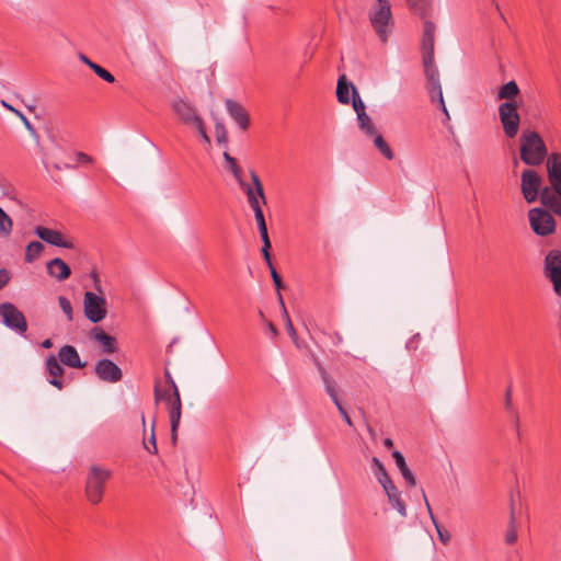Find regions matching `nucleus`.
Masks as SVG:
<instances>
[{
  "instance_id": "nucleus-58",
  "label": "nucleus",
  "mask_w": 561,
  "mask_h": 561,
  "mask_svg": "<svg viewBox=\"0 0 561 561\" xmlns=\"http://www.w3.org/2000/svg\"><path fill=\"white\" fill-rule=\"evenodd\" d=\"M491 1H492V3L494 4L495 10L497 11V13H499V15H500L501 20H502L504 23H507V20H506V18L504 16L503 12L501 11V8H500L499 3H497L495 0H491Z\"/></svg>"
},
{
  "instance_id": "nucleus-27",
  "label": "nucleus",
  "mask_w": 561,
  "mask_h": 561,
  "mask_svg": "<svg viewBox=\"0 0 561 561\" xmlns=\"http://www.w3.org/2000/svg\"><path fill=\"white\" fill-rule=\"evenodd\" d=\"M517 540V529H516V513H515V505L512 502L511 504V512H510V523L508 527L505 534V542L507 545H513Z\"/></svg>"
},
{
  "instance_id": "nucleus-62",
  "label": "nucleus",
  "mask_w": 561,
  "mask_h": 561,
  "mask_svg": "<svg viewBox=\"0 0 561 561\" xmlns=\"http://www.w3.org/2000/svg\"><path fill=\"white\" fill-rule=\"evenodd\" d=\"M22 122L27 129H30V130L32 129V125H31L30 121L26 118V116H22Z\"/></svg>"
},
{
  "instance_id": "nucleus-30",
  "label": "nucleus",
  "mask_w": 561,
  "mask_h": 561,
  "mask_svg": "<svg viewBox=\"0 0 561 561\" xmlns=\"http://www.w3.org/2000/svg\"><path fill=\"white\" fill-rule=\"evenodd\" d=\"M357 122L359 129L367 136L373 137L376 134V128L371 122V118L366 112L357 115Z\"/></svg>"
},
{
  "instance_id": "nucleus-9",
  "label": "nucleus",
  "mask_w": 561,
  "mask_h": 561,
  "mask_svg": "<svg viewBox=\"0 0 561 561\" xmlns=\"http://www.w3.org/2000/svg\"><path fill=\"white\" fill-rule=\"evenodd\" d=\"M58 357L59 360L57 359L56 356L50 355L46 359V373L48 377H50L48 379L49 383L58 389H61L62 382L60 377L64 373V369L60 363L70 367V345H64L59 351Z\"/></svg>"
},
{
  "instance_id": "nucleus-10",
  "label": "nucleus",
  "mask_w": 561,
  "mask_h": 561,
  "mask_svg": "<svg viewBox=\"0 0 561 561\" xmlns=\"http://www.w3.org/2000/svg\"><path fill=\"white\" fill-rule=\"evenodd\" d=\"M542 186V176L534 169H525L520 175V191L524 199L528 203H535L540 199Z\"/></svg>"
},
{
  "instance_id": "nucleus-14",
  "label": "nucleus",
  "mask_w": 561,
  "mask_h": 561,
  "mask_svg": "<svg viewBox=\"0 0 561 561\" xmlns=\"http://www.w3.org/2000/svg\"><path fill=\"white\" fill-rule=\"evenodd\" d=\"M0 318L7 328L18 334H24L27 330L24 314L11 302L0 305Z\"/></svg>"
},
{
  "instance_id": "nucleus-2",
  "label": "nucleus",
  "mask_w": 561,
  "mask_h": 561,
  "mask_svg": "<svg viewBox=\"0 0 561 561\" xmlns=\"http://www.w3.org/2000/svg\"><path fill=\"white\" fill-rule=\"evenodd\" d=\"M548 181L551 187H543L540 194L542 208L561 217V153L552 152L546 161Z\"/></svg>"
},
{
  "instance_id": "nucleus-39",
  "label": "nucleus",
  "mask_w": 561,
  "mask_h": 561,
  "mask_svg": "<svg viewBox=\"0 0 561 561\" xmlns=\"http://www.w3.org/2000/svg\"><path fill=\"white\" fill-rule=\"evenodd\" d=\"M154 426H156V420L153 419L152 424H151L150 436H149V438L147 440L144 439V447H145V449L147 451H149L150 454H152V455H156L158 453Z\"/></svg>"
},
{
  "instance_id": "nucleus-3",
  "label": "nucleus",
  "mask_w": 561,
  "mask_h": 561,
  "mask_svg": "<svg viewBox=\"0 0 561 561\" xmlns=\"http://www.w3.org/2000/svg\"><path fill=\"white\" fill-rule=\"evenodd\" d=\"M153 392L156 403H159L160 401L165 403L170 417L171 442L175 445L182 416V401L178 386L172 383L171 387H161L157 381L154 383Z\"/></svg>"
},
{
  "instance_id": "nucleus-43",
  "label": "nucleus",
  "mask_w": 561,
  "mask_h": 561,
  "mask_svg": "<svg viewBox=\"0 0 561 561\" xmlns=\"http://www.w3.org/2000/svg\"><path fill=\"white\" fill-rule=\"evenodd\" d=\"M216 138L219 144H226L228 141V134L225 126L221 123H217L215 126Z\"/></svg>"
},
{
  "instance_id": "nucleus-63",
  "label": "nucleus",
  "mask_w": 561,
  "mask_h": 561,
  "mask_svg": "<svg viewBox=\"0 0 561 561\" xmlns=\"http://www.w3.org/2000/svg\"><path fill=\"white\" fill-rule=\"evenodd\" d=\"M1 104H2L3 107H5L9 111L14 113L15 108L13 106H11L10 104H8L5 101H2Z\"/></svg>"
},
{
  "instance_id": "nucleus-7",
  "label": "nucleus",
  "mask_w": 561,
  "mask_h": 561,
  "mask_svg": "<svg viewBox=\"0 0 561 561\" xmlns=\"http://www.w3.org/2000/svg\"><path fill=\"white\" fill-rule=\"evenodd\" d=\"M530 229L536 236L549 237L557 230V221L553 215L542 207H534L528 210Z\"/></svg>"
},
{
  "instance_id": "nucleus-8",
  "label": "nucleus",
  "mask_w": 561,
  "mask_h": 561,
  "mask_svg": "<svg viewBox=\"0 0 561 561\" xmlns=\"http://www.w3.org/2000/svg\"><path fill=\"white\" fill-rule=\"evenodd\" d=\"M542 274L551 283L556 296L561 297V250L548 251L542 262Z\"/></svg>"
},
{
  "instance_id": "nucleus-18",
  "label": "nucleus",
  "mask_w": 561,
  "mask_h": 561,
  "mask_svg": "<svg viewBox=\"0 0 561 561\" xmlns=\"http://www.w3.org/2000/svg\"><path fill=\"white\" fill-rule=\"evenodd\" d=\"M172 107L184 124L194 126L202 121L201 116L196 113V108L182 99L174 101Z\"/></svg>"
},
{
  "instance_id": "nucleus-17",
  "label": "nucleus",
  "mask_w": 561,
  "mask_h": 561,
  "mask_svg": "<svg viewBox=\"0 0 561 561\" xmlns=\"http://www.w3.org/2000/svg\"><path fill=\"white\" fill-rule=\"evenodd\" d=\"M90 340L98 344L105 354H113L118 350L116 337L107 334L99 327H94L90 331Z\"/></svg>"
},
{
  "instance_id": "nucleus-15",
  "label": "nucleus",
  "mask_w": 561,
  "mask_h": 561,
  "mask_svg": "<svg viewBox=\"0 0 561 561\" xmlns=\"http://www.w3.org/2000/svg\"><path fill=\"white\" fill-rule=\"evenodd\" d=\"M94 371L96 376L106 382H117L123 378L122 369L111 359L103 358L96 362Z\"/></svg>"
},
{
  "instance_id": "nucleus-47",
  "label": "nucleus",
  "mask_w": 561,
  "mask_h": 561,
  "mask_svg": "<svg viewBox=\"0 0 561 561\" xmlns=\"http://www.w3.org/2000/svg\"><path fill=\"white\" fill-rule=\"evenodd\" d=\"M194 127L198 130V133L202 136V138L204 139V141L209 145L210 138L206 133L203 119L199 121V124H195Z\"/></svg>"
},
{
  "instance_id": "nucleus-19",
  "label": "nucleus",
  "mask_w": 561,
  "mask_h": 561,
  "mask_svg": "<svg viewBox=\"0 0 561 561\" xmlns=\"http://www.w3.org/2000/svg\"><path fill=\"white\" fill-rule=\"evenodd\" d=\"M225 104L231 118L239 125L242 130H247L250 126V116L244 106L231 99H227Z\"/></svg>"
},
{
  "instance_id": "nucleus-37",
  "label": "nucleus",
  "mask_w": 561,
  "mask_h": 561,
  "mask_svg": "<svg viewBox=\"0 0 561 561\" xmlns=\"http://www.w3.org/2000/svg\"><path fill=\"white\" fill-rule=\"evenodd\" d=\"M93 158L84 152H76L72 159V169L83 167L87 168L93 163Z\"/></svg>"
},
{
  "instance_id": "nucleus-31",
  "label": "nucleus",
  "mask_w": 561,
  "mask_h": 561,
  "mask_svg": "<svg viewBox=\"0 0 561 561\" xmlns=\"http://www.w3.org/2000/svg\"><path fill=\"white\" fill-rule=\"evenodd\" d=\"M373 137H374V144H375L376 148L381 152V154L387 160H392L394 158L393 151L391 150V148L389 147L387 141L383 139V137L377 133Z\"/></svg>"
},
{
  "instance_id": "nucleus-36",
  "label": "nucleus",
  "mask_w": 561,
  "mask_h": 561,
  "mask_svg": "<svg viewBox=\"0 0 561 561\" xmlns=\"http://www.w3.org/2000/svg\"><path fill=\"white\" fill-rule=\"evenodd\" d=\"M44 245L39 241H32L26 247V261L32 262L43 251Z\"/></svg>"
},
{
  "instance_id": "nucleus-50",
  "label": "nucleus",
  "mask_w": 561,
  "mask_h": 561,
  "mask_svg": "<svg viewBox=\"0 0 561 561\" xmlns=\"http://www.w3.org/2000/svg\"><path fill=\"white\" fill-rule=\"evenodd\" d=\"M248 203L254 213L262 210V205H264L261 201V197L250 198L248 199Z\"/></svg>"
},
{
  "instance_id": "nucleus-45",
  "label": "nucleus",
  "mask_w": 561,
  "mask_h": 561,
  "mask_svg": "<svg viewBox=\"0 0 561 561\" xmlns=\"http://www.w3.org/2000/svg\"><path fill=\"white\" fill-rule=\"evenodd\" d=\"M504 408L508 413L516 411V408L514 407L513 400H512V385H508V387L506 388L505 398H504Z\"/></svg>"
},
{
  "instance_id": "nucleus-11",
  "label": "nucleus",
  "mask_w": 561,
  "mask_h": 561,
  "mask_svg": "<svg viewBox=\"0 0 561 561\" xmlns=\"http://www.w3.org/2000/svg\"><path fill=\"white\" fill-rule=\"evenodd\" d=\"M499 117L505 136L508 138H514L518 134L520 124V118L517 112L516 103H501L499 106Z\"/></svg>"
},
{
  "instance_id": "nucleus-61",
  "label": "nucleus",
  "mask_w": 561,
  "mask_h": 561,
  "mask_svg": "<svg viewBox=\"0 0 561 561\" xmlns=\"http://www.w3.org/2000/svg\"><path fill=\"white\" fill-rule=\"evenodd\" d=\"M42 346L45 347V348H50L53 346V342L50 339H47L45 340L43 343H42Z\"/></svg>"
},
{
  "instance_id": "nucleus-4",
  "label": "nucleus",
  "mask_w": 561,
  "mask_h": 561,
  "mask_svg": "<svg viewBox=\"0 0 561 561\" xmlns=\"http://www.w3.org/2000/svg\"><path fill=\"white\" fill-rule=\"evenodd\" d=\"M520 160L530 167H538L550 157L542 137L535 130L526 129L519 137Z\"/></svg>"
},
{
  "instance_id": "nucleus-64",
  "label": "nucleus",
  "mask_w": 561,
  "mask_h": 561,
  "mask_svg": "<svg viewBox=\"0 0 561 561\" xmlns=\"http://www.w3.org/2000/svg\"><path fill=\"white\" fill-rule=\"evenodd\" d=\"M14 113L22 119V116H25L23 113H21L19 110H15Z\"/></svg>"
},
{
  "instance_id": "nucleus-41",
  "label": "nucleus",
  "mask_w": 561,
  "mask_h": 561,
  "mask_svg": "<svg viewBox=\"0 0 561 561\" xmlns=\"http://www.w3.org/2000/svg\"><path fill=\"white\" fill-rule=\"evenodd\" d=\"M352 105H353L354 111L356 112V115H358L359 113L366 112L365 104H364L363 100L360 99L356 88H353Z\"/></svg>"
},
{
  "instance_id": "nucleus-16",
  "label": "nucleus",
  "mask_w": 561,
  "mask_h": 561,
  "mask_svg": "<svg viewBox=\"0 0 561 561\" xmlns=\"http://www.w3.org/2000/svg\"><path fill=\"white\" fill-rule=\"evenodd\" d=\"M60 154L61 151L59 149H55L49 154L46 156L44 161L46 170L56 183H61L64 181V178L60 173L62 171H67L69 167L66 160L61 161L59 159Z\"/></svg>"
},
{
  "instance_id": "nucleus-33",
  "label": "nucleus",
  "mask_w": 561,
  "mask_h": 561,
  "mask_svg": "<svg viewBox=\"0 0 561 561\" xmlns=\"http://www.w3.org/2000/svg\"><path fill=\"white\" fill-rule=\"evenodd\" d=\"M263 254V257L270 268V272H271V276H272V279L274 282V285L276 287L277 290L280 289V287L283 286V283H282V277L280 275L277 273V271L275 270L274 265H273V262H272V259H271V254H270V250H267V255L265 252H262Z\"/></svg>"
},
{
  "instance_id": "nucleus-60",
  "label": "nucleus",
  "mask_w": 561,
  "mask_h": 561,
  "mask_svg": "<svg viewBox=\"0 0 561 561\" xmlns=\"http://www.w3.org/2000/svg\"><path fill=\"white\" fill-rule=\"evenodd\" d=\"M383 445H385V447H387V448H392V447H393V442H392V439H391V438H385V439H383Z\"/></svg>"
},
{
  "instance_id": "nucleus-25",
  "label": "nucleus",
  "mask_w": 561,
  "mask_h": 561,
  "mask_svg": "<svg viewBox=\"0 0 561 561\" xmlns=\"http://www.w3.org/2000/svg\"><path fill=\"white\" fill-rule=\"evenodd\" d=\"M423 499H424V501H425V505H426L427 512H428V514H430V517H431V519H432V522H433V524H434V526H435V528H436V531H437V536H438L439 541H440L443 545L447 546V545L450 542V540H451V535H450V533H449L446 528H444L443 526H440V525L438 524V522L436 520V518H435V516H434V514H433L432 507H431V505H430V503H428V501H427V497H426V494H425V492H424V491H423Z\"/></svg>"
},
{
  "instance_id": "nucleus-40",
  "label": "nucleus",
  "mask_w": 561,
  "mask_h": 561,
  "mask_svg": "<svg viewBox=\"0 0 561 561\" xmlns=\"http://www.w3.org/2000/svg\"><path fill=\"white\" fill-rule=\"evenodd\" d=\"M373 465L376 467L375 474H376V477H377L379 482L390 478L388 476V472H387L385 466L382 465V462L377 457L373 458Z\"/></svg>"
},
{
  "instance_id": "nucleus-26",
  "label": "nucleus",
  "mask_w": 561,
  "mask_h": 561,
  "mask_svg": "<svg viewBox=\"0 0 561 561\" xmlns=\"http://www.w3.org/2000/svg\"><path fill=\"white\" fill-rule=\"evenodd\" d=\"M255 221L257 224V229L260 231V236L263 242L262 252L267 254V250L271 249V241L268 238L267 227L264 218L263 210H259L254 213Z\"/></svg>"
},
{
  "instance_id": "nucleus-23",
  "label": "nucleus",
  "mask_w": 561,
  "mask_h": 561,
  "mask_svg": "<svg viewBox=\"0 0 561 561\" xmlns=\"http://www.w3.org/2000/svg\"><path fill=\"white\" fill-rule=\"evenodd\" d=\"M47 272L58 280L65 279L70 275V267L60 259H54L47 263Z\"/></svg>"
},
{
  "instance_id": "nucleus-52",
  "label": "nucleus",
  "mask_w": 561,
  "mask_h": 561,
  "mask_svg": "<svg viewBox=\"0 0 561 561\" xmlns=\"http://www.w3.org/2000/svg\"><path fill=\"white\" fill-rule=\"evenodd\" d=\"M10 280V273L5 268L0 270V289L3 288Z\"/></svg>"
},
{
  "instance_id": "nucleus-48",
  "label": "nucleus",
  "mask_w": 561,
  "mask_h": 561,
  "mask_svg": "<svg viewBox=\"0 0 561 561\" xmlns=\"http://www.w3.org/2000/svg\"><path fill=\"white\" fill-rule=\"evenodd\" d=\"M248 203L254 213L262 210V205H264L261 201V197L250 198L248 199Z\"/></svg>"
},
{
  "instance_id": "nucleus-20",
  "label": "nucleus",
  "mask_w": 561,
  "mask_h": 561,
  "mask_svg": "<svg viewBox=\"0 0 561 561\" xmlns=\"http://www.w3.org/2000/svg\"><path fill=\"white\" fill-rule=\"evenodd\" d=\"M250 178L252 181V185L245 183L243 179H241V182H238L240 187L243 190L244 194L247 195V199L254 198V197H261V201L263 204H266V197L264 194L263 184L256 174L255 171H250Z\"/></svg>"
},
{
  "instance_id": "nucleus-22",
  "label": "nucleus",
  "mask_w": 561,
  "mask_h": 561,
  "mask_svg": "<svg viewBox=\"0 0 561 561\" xmlns=\"http://www.w3.org/2000/svg\"><path fill=\"white\" fill-rule=\"evenodd\" d=\"M392 457H393L396 465H397L398 469L400 470L403 479L405 480L407 484L410 488H414L416 485V479H415L413 472L408 467L403 455L400 451L394 450L392 453Z\"/></svg>"
},
{
  "instance_id": "nucleus-54",
  "label": "nucleus",
  "mask_w": 561,
  "mask_h": 561,
  "mask_svg": "<svg viewBox=\"0 0 561 561\" xmlns=\"http://www.w3.org/2000/svg\"><path fill=\"white\" fill-rule=\"evenodd\" d=\"M71 358H72L71 359L72 367H82V364L80 362V356L73 346H72V351H71Z\"/></svg>"
},
{
  "instance_id": "nucleus-12",
  "label": "nucleus",
  "mask_w": 561,
  "mask_h": 561,
  "mask_svg": "<svg viewBox=\"0 0 561 561\" xmlns=\"http://www.w3.org/2000/svg\"><path fill=\"white\" fill-rule=\"evenodd\" d=\"M317 366H318L317 368L320 374L321 380L323 381L327 394L331 398V400L335 404V407H336L340 415L344 420V422L350 427H352L353 422H352L347 411L345 410V408L343 407V404L341 402V399L339 396L340 389H339L336 381L334 380L333 377L330 376V374L327 371V369L320 363H317Z\"/></svg>"
},
{
  "instance_id": "nucleus-49",
  "label": "nucleus",
  "mask_w": 561,
  "mask_h": 561,
  "mask_svg": "<svg viewBox=\"0 0 561 561\" xmlns=\"http://www.w3.org/2000/svg\"><path fill=\"white\" fill-rule=\"evenodd\" d=\"M248 203L254 213L262 210V205H264L261 201V197L250 198L248 199Z\"/></svg>"
},
{
  "instance_id": "nucleus-56",
  "label": "nucleus",
  "mask_w": 561,
  "mask_h": 561,
  "mask_svg": "<svg viewBox=\"0 0 561 561\" xmlns=\"http://www.w3.org/2000/svg\"><path fill=\"white\" fill-rule=\"evenodd\" d=\"M79 59L81 61H83L90 69H93V66H95L96 64L93 62L92 60H90L84 54L82 53H79L78 55Z\"/></svg>"
},
{
  "instance_id": "nucleus-32",
  "label": "nucleus",
  "mask_w": 561,
  "mask_h": 561,
  "mask_svg": "<svg viewBox=\"0 0 561 561\" xmlns=\"http://www.w3.org/2000/svg\"><path fill=\"white\" fill-rule=\"evenodd\" d=\"M12 227H13L12 219L0 207V238L9 237L11 234Z\"/></svg>"
},
{
  "instance_id": "nucleus-28",
  "label": "nucleus",
  "mask_w": 561,
  "mask_h": 561,
  "mask_svg": "<svg viewBox=\"0 0 561 561\" xmlns=\"http://www.w3.org/2000/svg\"><path fill=\"white\" fill-rule=\"evenodd\" d=\"M409 8L420 15L422 19H425L431 11V0H408Z\"/></svg>"
},
{
  "instance_id": "nucleus-13",
  "label": "nucleus",
  "mask_w": 561,
  "mask_h": 561,
  "mask_svg": "<svg viewBox=\"0 0 561 561\" xmlns=\"http://www.w3.org/2000/svg\"><path fill=\"white\" fill-rule=\"evenodd\" d=\"M84 316L92 323H99L107 314L106 300L102 295L87 291L83 299Z\"/></svg>"
},
{
  "instance_id": "nucleus-59",
  "label": "nucleus",
  "mask_w": 561,
  "mask_h": 561,
  "mask_svg": "<svg viewBox=\"0 0 561 561\" xmlns=\"http://www.w3.org/2000/svg\"><path fill=\"white\" fill-rule=\"evenodd\" d=\"M267 328H268V330H270V332L272 333L273 336L277 335L278 331H277L276 327L272 322H268Z\"/></svg>"
},
{
  "instance_id": "nucleus-38",
  "label": "nucleus",
  "mask_w": 561,
  "mask_h": 561,
  "mask_svg": "<svg viewBox=\"0 0 561 561\" xmlns=\"http://www.w3.org/2000/svg\"><path fill=\"white\" fill-rule=\"evenodd\" d=\"M388 500L393 508L398 511V513L402 516H407V506L405 503L401 499V492L388 496Z\"/></svg>"
},
{
  "instance_id": "nucleus-53",
  "label": "nucleus",
  "mask_w": 561,
  "mask_h": 561,
  "mask_svg": "<svg viewBox=\"0 0 561 561\" xmlns=\"http://www.w3.org/2000/svg\"><path fill=\"white\" fill-rule=\"evenodd\" d=\"M322 333L325 335H329L333 345H340L343 342V337L339 332H333L332 334H329V333L322 331Z\"/></svg>"
},
{
  "instance_id": "nucleus-21",
  "label": "nucleus",
  "mask_w": 561,
  "mask_h": 561,
  "mask_svg": "<svg viewBox=\"0 0 561 561\" xmlns=\"http://www.w3.org/2000/svg\"><path fill=\"white\" fill-rule=\"evenodd\" d=\"M35 234L43 241L60 248H70V242L67 241L64 236L57 231L46 227L37 226L34 229Z\"/></svg>"
},
{
  "instance_id": "nucleus-6",
  "label": "nucleus",
  "mask_w": 561,
  "mask_h": 561,
  "mask_svg": "<svg viewBox=\"0 0 561 561\" xmlns=\"http://www.w3.org/2000/svg\"><path fill=\"white\" fill-rule=\"evenodd\" d=\"M369 21L371 27L382 43H387L392 25V12L389 0H376V3L369 11Z\"/></svg>"
},
{
  "instance_id": "nucleus-24",
  "label": "nucleus",
  "mask_w": 561,
  "mask_h": 561,
  "mask_svg": "<svg viewBox=\"0 0 561 561\" xmlns=\"http://www.w3.org/2000/svg\"><path fill=\"white\" fill-rule=\"evenodd\" d=\"M353 88L355 87L351 82H347L346 77L344 75L341 76L336 87L337 101L342 104H348L351 102L350 92L353 93Z\"/></svg>"
},
{
  "instance_id": "nucleus-34",
  "label": "nucleus",
  "mask_w": 561,
  "mask_h": 561,
  "mask_svg": "<svg viewBox=\"0 0 561 561\" xmlns=\"http://www.w3.org/2000/svg\"><path fill=\"white\" fill-rule=\"evenodd\" d=\"M224 159H225L228 168L232 172V174H233L234 179L237 180V182H241L242 170L238 165L237 160L233 157H231L228 152H224Z\"/></svg>"
},
{
  "instance_id": "nucleus-42",
  "label": "nucleus",
  "mask_w": 561,
  "mask_h": 561,
  "mask_svg": "<svg viewBox=\"0 0 561 561\" xmlns=\"http://www.w3.org/2000/svg\"><path fill=\"white\" fill-rule=\"evenodd\" d=\"M92 70L95 72V75L98 77H100L104 81H106L108 83L115 82V77L110 71H107L105 68L101 67L100 65L96 64L95 66H93Z\"/></svg>"
},
{
  "instance_id": "nucleus-1",
  "label": "nucleus",
  "mask_w": 561,
  "mask_h": 561,
  "mask_svg": "<svg viewBox=\"0 0 561 561\" xmlns=\"http://www.w3.org/2000/svg\"><path fill=\"white\" fill-rule=\"evenodd\" d=\"M435 31V24L426 20L423 25L421 45L426 90L430 94L431 102L437 103L438 108L445 114L446 118L449 119L450 116L444 101L439 72L434 60Z\"/></svg>"
},
{
  "instance_id": "nucleus-57",
  "label": "nucleus",
  "mask_w": 561,
  "mask_h": 561,
  "mask_svg": "<svg viewBox=\"0 0 561 561\" xmlns=\"http://www.w3.org/2000/svg\"><path fill=\"white\" fill-rule=\"evenodd\" d=\"M164 377H165V385L163 387H171L172 383L176 385L169 370H165Z\"/></svg>"
},
{
  "instance_id": "nucleus-55",
  "label": "nucleus",
  "mask_w": 561,
  "mask_h": 561,
  "mask_svg": "<svg viewBox=\"0 0 561 561\" xmlns=\"http://www.w3.org/2000/svg\"><path fill=\"white\" fill-rule=\"evenodd\" d=\"M510 414L512 416L514 427L518 432L519 431V414H518V411L516 410L514 412H510Z\"/></svg>"
},
{
  "instance_id": "nucleus-35",
  "label": "nucleus",
  "mask_w": 561,
  "mask_h": 561,
  "mask_svg": "<svg viewBox=\"0 0 561 561\" xmlns=\"http://www.w3.org/2000/svg\"><path fill=\"white\" fill-rule=\"evenodd\" d=\"M278 299H279V302H280V306L283 308V313H284V319H285V323H286V330H287V333L289 334V336L293 339L294 342L297 341V332L293 325V322L289 318V314L286 310V307H285V304H284V300H283V297L280 295V293H278Z\"/></svg>"
},
{
  "instance_id": "nucleus-29",
  "label": "nucleus",
  "mask_w": 561,
  "mask_h": 561,
  "mask_svg": "<svg viewBox=\"0 0 561 561\" xmlns=\"http://www.w3.org/2000/svg\"><path fill=\"white\" fill-rule=\"evenodd\" d=\"M519 94V88L515 81H510L503 84L499 91V99L507 100L506 102H511V100L515 99Z\"/></svg>"
},
{
  "instance_id": "nucleus-5",
  "label": "nucleus",
  "mask_w": 561,
  "mask_h": 561,
  "mask_svg": "<svg viewBox=\"0 0 561 561\" xmlns=\"http://www.w3.org/2000/svg\"><path fill=\"white\" fill-rule=\"evenodd\" d=\"M111 477L112 471L110 469L100 466L90 467L84 488L85 497L89 503L98 505L102 502L105 493V485Z\"/></svg>"
},
{
  "instance_id": "nucleus-51",
  "label": "nucleus",
  "mask_w": 561,
  "mask_h": 561,
  "mask_svg": "<svg viewBox=\"0 0 561 561\" xmlns=\"http://www.w3.org/2000/svg\"><path fill=\"white\" fill-rule=\"evenodd\" d=\"M59 305H60L62 311L65 312V314L70 319V301L66 297L60 296Z\"/></svg>"
},
{
  "instance_id": "nucleus-46",
  "label": "nucleus",
  "mask_w": 561,
  "mask_h": 561,
  "mask_svg": "<svg viewBox=\"0 0 561 561\" xmlns=\"http://www.w3.org/2000/svg\"><path fill=\"white\" fill-rule=\"evenodd\" d=\"M89 278L92 280L93 283V288L99 291L100 294H102V285H101V280H100V277H99V274L96 273V271H91L90 274H89Z\"/></svg>"
},
{
  "instance_id": "nucleus-44",
  "label": "nucleus",
  "mask_w": 561,
  "mask_h": 561,
  "mask_svg": "<svg viewBox=\"0 0 561 561\" xmlns=\"http://www.w3.org/2000/svg\"><path fill=\"white\" fill-rule=\"evenodd\" d=\"M379 483L382 485L387 496H390V495H393V494H397L400 492L390 478H388Z\"/></svg>"
}]
</instances>
